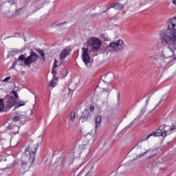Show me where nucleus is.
Returning <instances> with one entry per match:
<instances>
[{
	"label": "nucleus",
	"mask_w": 176,
	"mask_h": 176,
	"mask_svg": "<svg viewBox=\"0 0 176 176\" xmlns=\"http://www.w3.org/2000/svg\"><path fill=\"white\" fill-rule=\"evenodd\" d=\"M144 167L146 168H153V164L152 162H146Z\"/></svg>",
	"instance_id": "obj_25"
},
{
	"label": "nucleus",
	"mask_w": 176,
	"mask_h": 176,
	"mask_svg": "<svg viewBox=\"0 0 176 176\" xmlns=\"http://www.w3.org/2000/svg\"><path fill=\"white\" fill-rule=\"evenodd\" d=\"M16 64H17L16 61L13 62L10 69H14V67H16Z\"/></svg>",
	"instance_id": "obj_38"
},
{
	"label": "nucleus",
	"mask_w": 176,
	"mask_h": 176,
	"mask_svg": "<svg viewBox=\"0 0 176 176\" xmlns=\"http://www.w3.org/2000/svg\"><path fill=\"white\" fill-rule=\"evenodd\" d=\"M25 105V103L23 101H19V104L14 107V109H17V108H19V107H24Z\"/></svg>",
	"instance_id": "obj_28"
},
{
	"label": "nucleus",
	"mask_w": 176,
	"mask_h": 176,
	"mask_svg": "<svg viewBox=\"0 0 176 176\" xmlns=\"http://www.w3.org/2000/svg\"><path fill=\"white\" fill-rule=\"evenodd\" d=\"M160 40L162 46H173L168 49L173 53H176V17L170 19L168 21V28L160 32Z\"/></svg>",
	"instance_id": "obj_1"
},
{
	"label": "nucleus",
	"mask_w": 176,
	"mask_h": 176,
	"mask_svg": "<svg viewBox=\"0 0 176 176\" xmlns=\"http://www.w3.org/2000/svg\"><path fill=\"white\" fill-rule=\"evenodd\" d=\"M149 58H153L155 60V61H157V57L150 56Z\"/></svg>",
	"instance_id": "obj_45"
},
{
	"label": "nucleus",
	"mask_w": 176,
	"mask_h": 176,
	"mask_svg": "<svg viewBox=\"0 0 176 176\" xmlns=\"http://www.w3.org/2000/svg\"><path fill=\"white\" fill-rule=\"evenodd\" d=\"M111 176H116V173H113L111 174Z\"/></svg>",
	"instance_id": "obj_47"
},
{
	"label": "nucleus",
	"mask_w": 176,
	"mask_h": 176,
	"mask_svg": "<svg viewBox=\"0 0 176 176\" xmlns=\"http://www.w3.org/2000/svg\"><path fill=\"white\" fill-rule=\"evenodd\" d=\"M12 94L16 98H19V95L17 94V91H12Z\"/></svg>",
	"instance_id": "obj_36"
},
{
	"label": "nucleus",
	"mask_w": 176,
	"mask_h": 176,
	"mask_svg": "<svg viewBox=\"0 0 176 176\" xmlns=\"http://www.w3.org/2000/svg\"><path fill=\"white\" fill-rule=\"evenodd\" d=\"M102 13H107V10L103 11L102 13L96 14L95 16H102Z\"/></svg>",
	"instance_id": "obj_41"
},
{
	"label": "nucleus",
	"mask_w": 176,
	"mask_h": 176,
	"mask_svg": "<svg viewBox=\"0 0 176 176\" xmlns=\"http://www.w3.org/2000/svg\"><path fill=\"white\" fill-rule=\"evenodd\" d=\"M64 24H67L66 21H64L63 23H57L55 25V27H63V25H64Z\"/></svg>",
	"instance_id": "obj_32"
},
{
	"label": "nucleus",
	"mask_w": 176,
	"mask_h": 176,
	"mask_svg": "<svg viewBox=\"0 0 176 176\" xmlns=\"http://www.w3.org/2000/svg\"><path fill=\"white\" fill-rule=\"evenodd\" d=\"M38 149V144H30L26 148V151H28L30 156L29 157V161L30 163H34L35 161V154L36 153V151Z\"/></svg>",
	"instance_id": "obj_5"
},
{
	"label": "nucleus",
	"mask_w": 176,
	"mask_h": 176,
	"mask_svg": "<svg viewBox=\"0 0 176 176\" xmlns=\"http://www.w3.org/2000/svg\"><path fill=\"white\" fill-rule=\"evenodd\" d=\"M72 50L69 48H65L63 50L60 54V58L61 60H64L65 58H67V56H69V54L71 53Z\"/></svg>",
	"instance_id": "obj_14"
},
{
	"label": "nucleus",
	"mask_w": 176,
	"mask_h": 176,
	"mask_svg": "<svg viewBox=\"0 0 176 176\" xmlns=\"http://www.w3.org/2000/svg\"><path fill=\"white\" fill-rule=\"evenodd\" d=\"M144 98L146 97V95L144 96Z\"/></svg>",
	"instance_id": "obj_58"
},
{
	"label": "nucleus",
	"mask_w": 176,
	"mask_h": 176,
	"mask_svg": "<svg viewBox=\"0 0 176 176\" xmlns=\"http://www.w3.org/2000/svg\"><path fill=\"white\" fill-rule=\"evenodd\" d=\"M89 116H90V111H89V110L87 109H85L82 112L80 118V120H81L82 123H84V122H87Z\"/></svg>",
	"instance_id": "obj_12"
},
{
	"label": "nucleus",
	"mask_w": 176,
	"mask_h": 176,
	"mask_svg": "<svg viewBox=\"0 0 176 176\" xmlns=\"http://www.w3.org/2000/svg\"><path fill=\"white\" fill-rule=\"evenodd\" d=\"M146 111V106H145L144 107H143L141 111H140V113L141 115H144Z\"/></svg>",
	"instance_id": "obj_33"
},
{
	"label": "nucleus",
	"mask_w": 176,
	"mask_h": 176,
	"mask_svg": "<svg viewBox=\"0 0 176 176\" xmlns=\"http://www.w3.org/2000/svg\"><path fill=\"white\" fill-rule=\"evenodd\" d=\"M134 122H135V120H134L133 121H132L126 128V130H129V129H131L132 127V126L134 124Z\"/></svg>",
	"instance_id": "obj_31"
},
{
	"label": "nucleus",
	"mask_w": 176,
	"mask_h": 176,
	"mask_svg": "<svg viewBox=\"0 0 176 176\" xmlns=\"http://www.w3.org/2000/svg\"><path fill=\"white\" fill-rule=\"evenodd\" d=\"M153 135H152V133H151L146 138H141L139 142H144V141H146V140H149V138H151V137H153Z\"/></svg>",
	"instance_id": "obj_24"
},
{
	"label": "nucleus",
	"mask_w": 176,
	"mask_h": 176,
	"mask_svg": "<svg viewBox=\"0 0 176 176\" xmlns=\"http://www.w3.org/2000/svg\"><path fill=\"white\" fill-rule=\"evenodd\" d=\"M41 8H42V6L41 5V1H36L33 3L30 7L33 13H35V12L39 10Z\"/></svg>",
	"instance_id": "obj_13"
},
{
	"label": "nucleus",
	"mask_w": 176,
	"mask_h": 176,
	"mask_svg": "<svg viewBox=\"0 0 176 176\" xmlns=\"http://www.w3.org/2000/svg\"><path fill=\"white\" fill-rule=\"evenodd\" d=\"M52 74L53 75V79H55V80H57V77H56V68L53 66L52 70Z\"/></svg>",
	"instance_id": "obj_27"
},
{
	"label": "nucleus",
	"mask_w": 176,
	"mask_h": 176,
	"mask_svg": "<svg viewBox=\"0 0 176 176\" xmlns=\"http://www.w3.org/2000/svg\"><path fill=\"white\" fill-rule=\"evenodd\" d=\"M162 60V63H166L168 65V64H171V63H174V61H176V57L174 56H171L169 57H166L164 54L162 53L160 55Z\"/></svg>",
	"instance_id": "obj_9"
},
{
	"label": "nucleus",
	"mask_w": 176,
	"mask_h": 176,
	"mask_svg": "<svg viewBox=\"0 0 176 176\" xmlns=\"http://www.w3.org/2000/svg\"><path fill=\"white\" fill-rule=\"evenodd\" d=\"M112 8V7H109L108 8H107V12H108V10H109V9Z\"/></svg>",
	"instance_id": "obj_49"
},
{
	"label": "nucleus",
	"mask_w": 176,
	"mask_h": 176,
	"mask_svg": "<svg viewBox=\"0 0 176 176\" xmlns=\"http://www.w3.org/2000/svg\"><path fill=\"white\" fill-rule=\"evenodd\" d=\"M174 130H176V124H173L171 127L169 128L168 131H174Z\"/></svg>",
	"instance_id": "obj_30"
},
{
	"label": "nucleus",
	"mask_w": 176,
	"mask_h": 176,
	"mask_svg": "<svg viewBox=\"0 0 176 176\" xmlns=\"http://www.w3.org/2000/svg\"><path fill=\"white\" fill-rule=\"evenodd\" d=\"M148 152V151H146L144 153H141L140 154L136 155V157L132 160V162H134V160H138V159H141V157L145 156Z\"/></svg>",
	"instance_id": "obj_19"
},
{
	"label": "nucleus",
	"mask_w": 176,
	"mask_h": 176,
	"mask_svg": "<svg viewBox=\"0 0 176 176\" xmlns=\"http://www.w3.org/2000/svg\"><path fill=\"white\" fill-rule=\"evenodd\" d=\"M57 64H58V60H57L56 59L54 60V65H53V67L54 68H57Z\"/></svg>",
	"instance_id": "obj_35"
},
{
	"label": "nucleus",
	"mask_w": 176,
	"mask_h": 176,
	"mask_svg": "<svg viewBox=\"0 0 176 176\" xmlns=\"http://www.w3.org/2000/svg\"><path fill=\"white\" fill-rule=\"evenodd\" d=\"M7 129H8V130H12V132L14 134H17L19 133V126H8L7 127Z\"/></svg>",
	"instance_id": "obj_18"
},
{
	"label": "nucleus",
	"mask_w": 176,
	"mask_h": 176,
	"mask_svg": "<svg viewBox=\"0 0 176 176\" xmlns=\"http://www.w3.org/2000/svg\"><path fill=\"white\" fill-rule=\"evenodd\" d=\"M103 39H104V41L108 42L110 38L109 37H103Z\"/></svg>",
	"instance_id": "obj_43"
},
{
	"label": "nucleus",
	"mask_w": 176,
	"mask_h": 176,
	"mask_svg": "<svg viewBox=\"0 0 176 176\" xmlns=\"http://www.w3.org/2000/svg\"><path fill=\"white\" fill-rule=\"evenodd\" d=\"M24 9V8H19L15 11L14 14V17H19L20 14H21V11Z\"/></svg>",
	"instance_id": "obj_21"
},
{
	"label": "nucleus",
	"mask_w": 176,
	"mask_h": 176,
	"mask_svg": "<svg viewBox=\"0 0 176 176\" xmlns=\"http://www.w3.org/2000/svg\"><path fill=\"white\" fill-rule=\"evenodd\" d=\"M117 98H118V101L120 100V93L117 94Z\"/></svg>",
	"instance_id": "obj_44"
},
{
	"label": "nucleus",
	"mask_w": 176,
	"mask_h": 176,
	"mask_svg": "<svg viewBox=\"0 0 176 176\" xmlns=\"http://www.w3.org/2000/svg\"><path fill=\"white\" fill-rule=\"evenodd\" d=\"M75 111H72L70 113V115L67 117L68 122H71L72 123H74L75 122Z\"/></svg>",
	"instance_id": "obj_16"
},
{
	"label": "nucleus",
	"mask_w": 176,
	"mask_h": 176,
	"mask_svg": "<svg viewBox=\"0 0 176 176\" xmlns=\"http://www.w3.org/2000/svg\"><path fill=\"white\" fill-rule=\"evenodd\" d=\"M160 104H162V100H160V101L158 102V104L160 105Z\"/></svg>",
	"instance_id": "obj_50"
},
{
	"label": "nucleus",
	"mask_w": 176,
	"mask_h": 176,
	"mask_svg": "<svg viewBox=\"0 0 176 176\" xmlns=\"http://www.w3.org/2000/svg\"><path fill=\"white\" fill-rule=\"evenodd\" d=\"M126 166H127V164H126L124 166V167H126Z\"/></svg>",
	"instance_id": "obj_54"
},
{
	"label": "nucleus",
	"mask_w": 176,
	"mask_h": 176,
	"mask_svg": "<svg viewBox=\"0 0 176 176\" xmlns=\"http://www.w3.org/2000/svg\"><path fill=\"white\" fill-rule=\"evenodd\" d=\"M82 58L83 63L85 65H87L91 61L90 55H89V48H82Z\"/></svg>",
	"instance_id": "obj_8"
},
{
	"label": "nucleus",
	"mask_w": 176,
	"mask_h": 176,
	"mask_svg": "<svg viewBox=\"0 0 176 176\" xmlns=\"http://www.w3.org/2000/svg\"><path fill=\"white\" fill-rule=\"evenodd\" d=\"M87 43L91 46V52H98L101 46H102V42L99 38L96 37H91L87 40Z\"/></svg>",
	"instance_id": "obj_4"
},
{
	"label": "nucleus",
	"mask_w": 176,
	"mask_h": 176,
	"mask_svg": "<svg viewBox=\"0 0 176 176\" xmlns=\"http://www.w3.org/2000/svg\"><path fill=\"white\" fill-rule=\"evenodd\" d=\"M173 64H176V60L173 62Z\"/></svg>",
	"instance_id": "obj_51"
},
{
	"label": "nucleus",
	"mask_w": 176,
	"mask_h": 176,
	"mask_svg": "<svg viewBox=\"0 0 176 176\" xmlns=\"http://www.w3.org/2000/svg\"><path fill=\"white\" fill-rule=\"evenodd\" d=\"M1 83H2V80H0V85H1Z\"/></svg>",
	"instance_id": "obj_53"
},
{
	"label": "nucleus",
	"mask_w": 176,
	"mask_h": 176,
	"mask_svg": "<svg viewBox=\"0 0 176 176\" xmlns=\"http://www.w3.org/2000/svg\"><path fill=\"white\" fill-rule=\"evenodd\" d=\"M12 77L9 76V77H6L4 80H1V83H5V82H8V80H10V79H11Z\"/></svg>",
	"instance_id": "obj_34"
},
{
	"label": "nucleus",
	"mask_w": 176,
	"mask_h": 176,
	"mask_svg": "<svg viewBox=\"0 0 176 176\" xmlns=\"http://www.w3.org/2000/svg\"><path fill=\"white\" fill-rule=\"evenodd\" d=\"M19 165L21 166V170L22 173H25L30 170V167H31V164L28 161L21 160L19 162Z\"/></svg>",
	"instance_id": "obj_10"
},
{
	"label": "nucleus",
	"mask_w": 176,
	"mask_h": 176,
	"mask_svg": "<svg viewBox=\"0 0 176 176\" xmlns=\"http://www.w3.org/2000/svg\"><path fill=\"white\" fill-rule=\"evenodd\" d=\"M39 60V55L30 50V56L27 57V54H21L16 59V61H24L25 65H28V68L31 67V64L36 63Z\"/></svg>",
	"instance_id": "obj_2"
},
{
	"label": "nucleus",
	"mask_w": 176,
	"mask_h": 176,
	"mask_svg": "<svg viewBox=\"0 0 176 176\" xmlns=\"http://www.w3.org/2000/svg\"><path fill=\"white\" fill-rule=\"evenodd\" d=\"M136 146H138V144H136Z\"/></svg>",
	"instance_id": "obj_57"
},
{
	"label": "nucleus",
	"mask_w": 176,
	"mask_h": 176,
	"mask_svg": "<svg viewBox=\"0 0 176 176\" xmlns=\"http://www.w3.org/2000/svg\"><path fill=\"white\" fill-rule=\"evenodd\" d=\"M109 47H111L113 52L118 53V52H120V50H123V49L126 47V44L123 40L119 39L111 42L109 45H107V48L109 49Z\"/></svg>",
	"instance_id": "obj_3"
},
{
	"label": "nucleus",
	"mask_w": 176,
	"mask_h": 176,
	"mask_svg": "<svg viewBox=\"0 0 176 176\" xmlns=\"http://www.w3.org/2000/svg\"><path fill=\"white\" fill-rule=\"evenodd\" d=\"M173 4L176 5V0H173Z\"/></svg>",
	"instance_id": "obj_48"
},
{
	"label": "nucleus",
	"mask_w": 176,
	"mask_h": 176,
	"mask_svg": "<svg viewBox=\"0 0 176 176\" xmlns=\"http://www.w3.org/2000/svg\"><path fill=\"white\" fill-rule=\"evenodd\" d=\"M166 125L165 124L160 126L158 129L151 133V135L153 137H166L168 133V131L164 130V129H166Z\"/></svg>",
	"instance_id": "obj_7"
},
{
	"label": "nucleus",
	"mask_w": 176,
	"mask_h": 176,
	"mask_svg": "<svg viewBox=\"0 0 176 176\" xmlns=\"http://www.w3.org/2000/svg\"><path fill=\"white\" fill-rule=\"evenodd\" d=\"M17 104V99H14V97L13 96H9L4 105V111L5 112H8V111H9V109H10V108L14 107L16 104Z\"/></svg>",
	"instance_id": "obj_6"
},
{
	"label": "nucleus",
	"mask_w": 176,
	"mask_h": 176,
	"mask_svg": "<svg viewBox=\"0 0 176 176\" xmlns=\"http://www.w3.org/2000/svg\"><path fill=\"white\" fill-rule=\"evenodd\" d=\"M102 118L100 116H98L96 118V128L97 129V127H99L100 125L101 124V120H102Z\"/></svg>",
	"instance_id": "obj_20"
},
{
	"label": "nucleus",
	"mask_w": 176,
	"mask_h": 176,
	"mask_svg": "<svg viewBox=\"0 0 176 176\" xmlns=\"http://www.w3.org/2000/svg\"><path fill=\"white\" fill-rule=\"evenodd\" d=\"M12 120L14 122H19V120H20V118H19V116H14L12 119Z\"/></svg>",
	"instance_id": "obj_37"
},
{
	"label": "nucleus",
	"mask_w": 176,
	"mask_h": 176,
	"mask_svg": "<svg viewBox=\"0 0 176 176\" xmlns=\"http://www.w3.org/2000/svg\"><path fill=\"white\" fill-rule=\"evenodd\" d=\"M159 105H160V104H157L153 110L150 111L149 113H152V112H153V111H155V109H156V108H157V107H159Z\"/></svg>",
	"instance_id": "obj_40"
},
{
	"label": "nucleus",
	"mask_w": 176,
	"mask_h": 176,
	"mask_svg": "<svg viewBox=\"0 0 176 176\" xmlns=\"http://www.w3.org/2000/svg\"><path fill=\"white\" fill-rule=\"evenodd\" d=\"M148 151V153H149L148 159H152V157H155V155H157V150H146Z\"/></svg>",
	"instance_id": "obj_17"
},
{
	"label": "nucleus",
	"mask_w": 176,
	"mask_h": 176,
	"mask_svg": "<svg viewBox=\"0 0 176 176\" xmlns=\"http://www.w3.org/2000/svg\"><path fill=\"white\" fill-rule=\"evenodd\" d=\"M88 174H89V173H87V175H86L85 176H87V175H88Z\"/></svg>",
	"instance_id": "obj_56"
},
{
	"label": "nucleus",
	"mask_w": 176,
	"mask_h": 176,
	"mask_svg": "<svg viewBox=\"0 0 176 176\" xmlns=\"http://www.w3.org/2000/svg\"><path fill=\"white\" fill-rule=\"evenodd\" d=\"M149 100H151V96H148V98L146 100V107H148V104L149 103Z\"/></svg>",
	"instance_id": "obj_39"
},
{
	"label": "nucleus",
	"mask_w": 176,
	"mask_h": 176,
	"mask_svg": "<svg viewBox=\"0 0 176 176\" xmlns=\"http://www.w3.org/2000/svg\"><path fill=\"white\" fill-rule=\"evenodd\" d=\"M89 109L91 112H94V106H90Z\"/></svg>",
	"instance_id": "obj_42"
},
{
	"label": "nucleus",
	"mask_w": 176,
	"mask_h": 176,
	"mask_svg": "<svg viewBox=\"0 0 176 176\" xmlns=\"http://www.w3.org/2000/svg\"><path fill=\"white\" fill-rule=\"evenodd\" d=\"M43 61H46V58H45V56H41Z\"/></svg>",
	"instance_id": "obj_46"
},
{
	"label": "nucleus",
	"mask_w": 176,
	"mask_h": 176,
	"mask_svg": "<svg viewBox=\"0 0 176 176\" xmlns=\"http://www.w3.org/2000/svg\"><path fill=\"white\" fill-rule=\"evenodd\" d=\"M54 79H56V78H53L52 80L50 81L49 86L50 87H56V83H54Z\"/></svg>",
	"instance_id": "obj_29"
},
{
	"label": "nucleus",
	"mask_w": 176,
	"mask_h": 176,
	"mask_svg": "<svg viewBox=\"0 0 176 176\" xmlns=\"http://www.w3.org/2000/svg\"><path fill=\"white\" fill-rule=\"evenodd\" d=\"M114 77L115 76L113 75V74H107L104 76H102L101 79H104V80H102V81L104 83H111V82H113Z\"/></svg>",
	"instance_id": "obj_11"
},
{
	"label": "nucleus",
	"mask_w": 176,
	"mask_h": 176,
	"mask_svg": "<svg viewBox=\"0 0 176 176\" xmlns=\"http://www.w3.org/2000/svg\"><path fill=\"white\" fill-rule=\"evenodd\" d=\"M5 16L7 17V19H12V17L14 16L12 11H8L6 12Z\"/></svg>",
	"instance_id": "obj_22"
},
{
	"label": "nucleus",
	"mask_w": 176,
	"mask_h": 176,
	"mask_svg": "<svg viewBox=\"0 0 176 176\" xmlns=\"http://www.w3.org/2000/svg\"><path fill=\"white\" fill-rule=\"evenodd\" d=\"M138 102H140V99L138 100Z\"/></svg>",
	"instance_id": "obj_55"
},
{
	"label": "nucleus",
	"mask_w": 176,
	"mask_h": 176,
	"mask_svg": "<svg viewBox=\"0 0 176 176\" xmlns=\"http://www.w3.org/2000/svg\"><path fill=\"white\" fill-rule=\"evenodd\" d=\"M111 8H113L114 9H116V10H123V9H124V6L120 3H116L111 5Z\"/></svg>",
	"instance_id": "obj_15"
},
{
	"label": "nucleus",
	"mask_w": 176,
	"mask_h": 176,
	"mask_svg": "<svg viewBox=\"0 0 176 176\" xmlns=\"http://www.w3.org/2000/svg\"><path fill=\"white\" fill-rule=\"evenodd\" d=\"M34 50L36 52H37V53H38V54H40V56H45V52H43V50H41L39 48L34 49Z\"/></svg>",
	"instance_id": "obj_26"
},
{
	"label": "nucleus",
	"mask_w": 176,
	"mask_h": 176,
	"mask_svg": "<svg viewBox=\"0 0 176 176\" xmlns=\"http://www.w3.org/2000/svg\"><path fill=\"white\" fill-rule=\"evenodd\" d=\"M91 170H93V168H94V166H91Z\"/></svg>",
	"instance_id": "obj_52"
},
{
	"label": "nucleus",
	"mask_w": 176,
	"mask_h": 176,
	"mask_svg": "<svg viewBox=\"0 0 176 176\" xmlns=\"http://www.w3.org/2000/svg\"><path fill=\"white\" fill-rule=\"evenodd\" d=\"M3 108H5V105L3 104V99L0 98V112H3Z\"/></svg>",
	"instance_id": "obj_23"
}]
</instances>
